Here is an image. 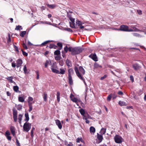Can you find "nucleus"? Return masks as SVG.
Instances as JSON below:
<instances>
[{
	"mask_svg": "<svg viewBox=\"0 0 146 146\" xmlns=\"http://www.w3.org/2000/svg\"><path fill=\"white\" fill-rule=\"evenodd\" d=\"M54 55H60V52L59 49L56 50L54 52Z\"/></svg>",
	"mask_w": 146,
	"mask_h": 146,
	"instance_id": "nucleus-24",
	"label": "nucleus"
},
{
	"mask_svg": "<svg viewBox=\"0 0 146 146\" xmlns=\"http://www.w3.org/2000/svg\"><path fill=\"white\" fill-rule=\"evenodd\" d=\"M64 30L65 31H66L68 32H71V33H72L73 32V31L70 28H64Z\"/></svg>",
	"mask_w": 146,
	"mask_h": 146,
	"instance_id": "nucleus-44",
	"label": "nucleus"
},
{
	"mask_svg": "<svg viewBox=\"0 0 146 146\" xmlns=\"http://www.w3.org/2000/svg\"><path fill=\"white\" fill-rule=\"evenodd\" d=\"M29 123L26 122L24 124L23 129L24 131L27 132L28 125H29Z\"/></svg>",
	"mask_w": 146,
	"mask_h": 146,
	"instance_id": "nucleus-11",
	"label": "nucleus"
},
{
	"mask_svg": "<svg viewBox=\"0 0 146 146\" xmlns=\"http://www.w3.org/2000/svg\"><path fill=\"white\" fill-rule=\"evenodd\" d=\"M25 118L24 119V120L26 121L27 122L29 121V114L28 112H26L25 114Z\"/></svg>",
	"mask_w": 146,
	"mask_h": 146,
	"instance_id": "nucleus-19",
	"label": "nucleus"
},
{
	"mask_svg": "<svg viewBox=\"0 0 146 146\" xmlns=\"http://www.w3.org/2000/svg\"><path fill=\"white\" fill-rule=\"evenodd\" d=\"M12 110L14 121V122H16L17 121V111L14 107L13 108Z\"/></svg>",
	"mask_w": 146,
	"mask_h": 146,
	"instance_id": "nucleus-4",
	"label": "nucleus"
},
{
	"mask_svg": "<svg viewBox=\"0 0 146 146\" xmlns=\"http://www.w3.org/2000/svg\"><path fill=\"white\" fill-rule=\"evenodd\" d=\"M31 124L29 123V125H28L27 132H28L31 128Z\"/></svg>",
	"mask_w": 146,
	"mask_h": 146,
	"instance_id": "nucleus-56",
	"label": "nucleus"
},
{
	"mask_svg": "<svg viewBox=\"0 0 146 146\" xmlns=\"http://www.w3.org/2000/svg\"><path fill=\"white\" fill-rule=\"evenodd\" d=\"M74 69L77 76L80 79L82 80L84 84L86 85V83L85 82V79L81 75V73H80L79 71H78V68L76 66L74 67Z\"/></svg>",
	"mask_w": 146,
	"mask_h": 146,
	"instance_id": "nucleus-2",
	"label": "nucleus"
},
{
	"mask_svg": "<svg viewBox=\"0 0 146 146\" xmlns=\"http://www.w3.org/2000/svg\"><path fill=\"white\" fill-rule=\"evenodd\" d=\"M118 104L121 106H125L127 105L126 103L124 102L121 101H120L119 102Z\"/></svg>",
	"mask_w": 146,
	"mask_h": 146,
	"instance_id": "nucleus-26",
	"label": "nucleus"
},
{
	"mask_svg": "<svg viewBox=\"0 0 146 146\" xmlns=\"http://www.w3.org/2000/svg\"><path fill=\"white\" fill-rule=\"evenodd\" d=\"M72 100L73 102H77L78 100L77 98H74L72 99Z\"/></svg>",
	"mask_w": 146,
	"mask_h": 146,
	"instance_id": "nucleus-61",
	"label": "nucleus"
},
{
	"mask_svg": "<svg viewBox=\"0 0 146 146\" xmlns=\"http://www.w3.org/2000/svg\"><path fill=\"white\" fill-rule=\"evenodd\" d=\"M22 46L23 48L25 49H28V47H27L26 44L24 42Z\"/></svg>",
	"mask_w": 146,
	"mask_h": 146,
	"instance_id": "nucleus-51",
	"label": "nucleus"
},
{
	"mask_svg": "<svg viewBox=\"0 0 146 146\" xmlns=\"http://www.w3.org/2000/svg\"><path fill=\"white\" fill-rule=\"evenodd\" d=\"M133 68L135 70H137L141 68V67L137 63L134 64L132 65Z\"/></svg>",
	"mask_w": 146,
	"mask_h": 146,
	"instance_id": "nucleus-8",
	"label": "nucleus"
},
{
	"mask_svg": "<svg viewBox=\"0 0 146 146\" xmlns=\"http://www.w3.org/2000/svg\"><path fill=\"white\" fill-rule=\"evenodd\" d=\"M68 76H71V75L74 73L73 70L72 68H70L68 70Z\"/></svg>",
	"mask_w": 146,
	"mask_h": 146,
	"instance_id": "nucleus-20",
	"label": "nucleus"
},
{
	"mask_svg": "<svg viewBox=\"0 0 146 146\" xmlns=\"http://www.w3.org/2000/svg\"><path fill=\"white\" fill-rule=\"evenodd\" d=\"M66 65L68 66H72V64L71 62L68 59H67L66 61Z\"/></svg>",
	"mask_w": 146,
	"mask_h": 146,
	"instance_id": "nucleus-23",
	"label": "nucleus"
},
{
	"mask_svg": "<svg viewBox=\"0 0 146 146\" xmlns=\"http://www.w3.org/2000/svg\"><path fill=\"white\" fill-rule=\"evenodd\" d=\"M97 138L99 141V143L101 142L103 139V136L102 135L99 134L98 133H97Z\"/></svg>",
	"mask_w": 146,
	"mask_h": 146,
	"instance_id": "nucleus-13",
	"label": "nucleus"
},
{
	"mask_svg": "<svg viewBox=\"0 0 146 146\" xmlns=\"http://www.w3.org/2000/svg\"><path fill=\"white\" fill-rule=\"evenodd\" d=\"M52 41H52V40H47V41H45L44 42H43L42 43V44H41V45L42 46H44L46 45V44H48L49 42H52Z\"/></svg>",
	"mask_w": 146,
	"mask_h": 146,
	"instance_id": "nucleus-30",
	"label": "nucleus"
},
{
	"mask_svg": "<svg viewBox=\"0 0 146 146\" xmlns=\"http://www.w3.org/2000/svg\"><path fill=\"white\" fill-rule=\"evenodd\" d=\"M60 71H59V74H65V70L64 69L60 68Z\"/></svg>",
	"mask_w": 146,
	"mask_h": 146,
	"instance_id": "nucleus-41",
	"label": "nucleus"
},
{
	"mask_svg": "<svg viewBox=\"0 0 146 146\" xmlns=\"http://www.w3.org/2000/svg\"><path fill=\"white\" fill-rule=\"evenodd\" d=\"M64 49L66 52H67L68 51H69L71 52V54L72 55H74L81 53L84 49L79 47L72 48V46H70L68 47L67 46H66L64 48Z\"/></svg>",
	"mask_w": 146,
	"mask_h": 146,
	"instance_id": "nucleus-1",
	"label": "nucleus"
},
{
	"mask_svg": "<svg viewBox=\"0 0 146 146\" xmlns=\"http://www.w3.org/2000/svg\"><path fill=\"white\" fill-rule=\"evenodd\" d=\"M69 19L71 21V22H70V27L72 28H77L78 27H76L75 25V19L72 17H70Z\"/></svg>",
	"mask_w": 146,
	"mask_h": 146,
	"instance_id": "nucleus-5",
	"label": "nucleus"
},
{
	"mask_svg": "<svg viewBox=\"0 0 146 146\" xmlns=\"http://www.w3.org/2000/svg\"><path fill=\"white\" fill-rule=\"evenodd\" d=\"M89 57L92 59L95 62L97 61L98 60L97 57L95 53L93 54H91L89 55Z\"/></svg>",
	"mask_w": 146,
	"mask_h": 146,
	"instance_id": "nucleus-7",
	"label": "nucleus"
},
{
	"mask_svg": "<svg viewBox=\"0 0 146 146\" xmlns=\"http://www.w3.org/2000/svg\"><path fill=\"white\" fill-rule=\"evenodd\" d=\"M13 89L14 90L15 92H18V91H19L18 90L19 89V87L17 86H13Z\"/></svg>",
	"mask_w": 146,
	"mask_h": 146,
	"instance_id": "nucleus-34",
	"label": "nucleus"
},
{
	"mask_svg": "<svg viewBox=\"0 0 146 146\" xmlns=\"http://www.w3.org/2000/svg\"><path fill=\"white\" fill-rule=\"evenodd\" d=\"M22 106L20 104L18 105L17 108V110L20 111L22 109Z\"/></svg>",
	"mask_w": 146,
	"mask_h": 146,
	"instance_id": "nucleus-43",
	"label": "nucleus"
},
{
	"mask_svg": "<svg viewBox=\"0 0 146 146\" xmlns=\"http://www.w3.org/2000/svg\"><path fill=\"white\" fill-rule=\"evenodd\" d=\"M106 132V129L102 128L100 131V133L102 135H103L105 134Z\"/></svg>",
	"mask_w": 146,
	"mask_h": 146,
	"instance_id": "nucleus-36",
	"label": "nucleus"
},
{
	"mask_svg": "<svg viewBox=\"0 0 146 146\" xmlns=\"http://www.w3.org/2000/svg\"><path fill=\"white\" fill-rule=\"evenodd\" d=\"M133 29L134 30V31L144 32V31L142 30H139L135 27H133Z\"/></svg>",
	"mask_w": 146,
	"mask_h": 146,
	"instance_id": "nucleus-33",
	"label": "nucleus"
},
{
	"mask_svg": "<svg viewBox=\"0 0 146 146\" xmlns=\"http://www.w3.org/2000/svg\"><path fill=\"white\" fill-rule=\"evenodd\" d=\"M68 80L69 84L70 85H72L73 84V82L71 76H68Z\"/></svg>",
	"mask_w": 146,
	"mask_h": 146,
	"instance_id": "nucleus-18",
	"label": "nucleus"
},
{
	"mask_svg": "<svg viewBox=\"0 0 146 146\" xmlns=\"http://www.w3.org/2000/svg\"><path fill=\"white\" fill-rule=\"evenodd\" d=\"M94 67L95 68H102V66L100 65L98 63L96 62H95L94 64Z\"/></svg>",
	"mask_w": 146,
	"mask_h": 146,
	"instance_id": "nucleus-31",
	"label": "nucleus"
},
{
	"mask_svg": "<svg viewBox=\"0 0 146 146\" xmlns=\"http://www.w3.org/2000/svg\"><path fill=\"white\" fill-rule=\"evenodd\" d=\"M5 78L9 81L11 83H15V82L12 80V79L13 78V76L8 77L7 78Z\"/></svg>",
	"mask_w": 146,
	"mask_h": 146,
	"instance_id": "nucleus-16",
	"label": "nucleus"
},
{
	"mask_svg": "<svg viewBox=\"0 0 146 146\" xmlns=\"http://www.w3.org/2000/svg\"><path fill=\"white\" fill-rule=\"evenodd\" d=\"M51 69L53 72L56 73L57 74H59V71L58 70L55 69L53 68H51Z\"/></svg>",
	"mask_w": 146,
	"mask_h": 146,
	"instance_id": "nucleus-28",
	"label": "nucleus"
},
{
	"mask_svg": "<svg viewBox=\"0 0 146 146\" xmlns=\"http://www.w3.org/2000/svg\"><path fill=\"white\" fill-rule=\"evenodd\" d=\"M61 58L60 55L57 56L55 57V59L56 60H60Z\"/></svg>",
	"mask_w": 146,
	"mask_h": 146,
	"instance_id": "nucleus-37",
	"label": "nucleus"
},
{
	"mask_svg": "<svg viewBox=\"0 0 146 146\" xmlns=\"http://www.w3.org/2000/svg\"><path fill=\"white\" fill-rule=\"evenodd\" d=\"M49 61L48 60H46V63L45 64V68H47L48 66V65L49 64Z\"/></svg>",
	"mask_w": 146,
	"mask_h": 146,
	"instance_id": "nucleus-55",
	"label": "nucleus"
},
{
	"mask_svg": "<svg viewBox=\"0 0 146 146\" xmlns=\"http://www.w3.org/2000/svg\"><path fill=\"white\" fill-rule=\"evenodd\" d=\"M26 31H21V34H20V36L23 37H24L25 35L26 34Z\"/></svg>",
	"mask_w": 146,
	"mask_h": 146,
	"instance_id": "nucleus-39",
	"label": "nucleus"
},
{
	"mask_svg": "<svg viewBox=\"0 0 146 146\" xmlns=\"http://www.w3.org/2000/svg\"><path fill=\"white\" fill-rule=\"evenodd\" d=\"M46 5L49 8L51 9H54L56 7V5L55 4L50 5L48 3H46Z\"/></svg>",
	"mask_w": 146,
	"mask_h": 146,
	"instance_id": "nucleus-15",
	"label": "nucleus"
},
{
	"mask_svg": "<svg viewBox=\"0 0 146 146\" xmlns=\"http://www.w3.org/2000/svg\"><path fill=\"white\" fill-rule=\"evenodd\" d=\"M22 117L23 115L22 114H19V115L18 118V119L19 120V123L20 124L21 123V121L22 120Z\"/></svg>",
	"mask_w": 146,
	"mask_h": 146,
	"instance_id": "nucleus-22",
	"label": "nucleus"
},
{
	"mask_svg": "<svg viewBox=\"0 0 146 146\" xmlns=\"http://www.w3.org/2000/svg\"><path fill=\"white\" fill-rule=\"evenodd\" d=\"M83 116L84 117V118H89L90 117V115L88 114V113H86Z\"/></svg>",
	"mask_w": 146,
	"mask_h": 146,
	"instance_id": "nucleus-47",
	"label": "nucleus"
},
{
	"mask_svg": "<svg viewBox=\"0 0 146 146\" xmlns=\"http://www.w3.org/2000/svg\"><path fill=\"white\" fill-rule=\"evenodd\" d=\"M20 29L21 30L23 29V28L21 26H20L19 25L17 26L15 28V30H19Z\"/></svg>",
	"mask_w": 146,
	"mask_h": 146,
	"instance_id": "nucleus-46",
	"label": "nucleus"
},
{
	"mask_svg": "<svg viewBox=\"0 0 146 146\" xmlns=\"http://www.w3.org/2000/svg\"><path fill=\"white\" fill-rule=\"evenodd\" d=\"M23 63V61L21 59H19L17 61L16 66L17 68L20 67Z\"/></svg>",
	"mask_w": 146,
	"mask_h": 146,
	"instance_id": "nucleus-9",
	"label": "nucleus"
},
{
	"mask_svg": "<svg viewBox=\"0 0 146 146\" xmlns=\"http://www.w3.org/2000/svg\"><path fill=\"white\" fill-rule=\"evenodd\" d=\"M90 130L91 133L94 134L95 132L96 129L94 127L91 126L90 127Z\"/></svg>",
	"mask_w": 146,
	"mask_h": 146,
	"instance_id": "nucleus-17",
	"label": "nucleus"
},
{
	"mask_svg": "<svg viewBox=\"0 0 146 146\" xmlns=\"http://www.w3.org/2000/svg\"><path fill=\"white\" fill-rule=\"evenodd\" d=\"M46 7L44 6H42L40 7L41 10L42 11H43L45 9Z\"/></svg>",
	"mask_w": 146,
	"mask_h": 146,
	"instance_id": "nucleus-62",
	"label": "nucleus"
},
{
	"mask_svg": "<svg viewBox=\"0 0 146 146\" xmlns=\"http://www.w3.org/2000/svg\"><path fill=\"white\" fill-rule=\"evenodd\" d=\"M13 46L15 50L18 53L19 52V50H18V47L14 44H13Z\"/></svg>",
	"mask_w": 146,
	"mask_h": 146,
	"instance_id": "nucleus-45",
	"label": "nucleus"
},
{
	"mask_svg": "<svg viewBox=\"0 0 146 146\" xmlns=\"http://www.w3.org/2000/svg\"><path fill=\"white\" fill-rule=\"evenodd\" d=\"M21 50L24 56H27L28 54L26 52L24 51L22 49Z\"/></svg>",
	"mask_w": 146,
	"mask_h": 146,
	"instance_id": "nucleus-49",
	"label": "nucleus"
},
{
	"mask_svg": "<svg viewBox=\"0 0 146 146\" xmlns=\"http://www.w3.org/2000/svg\"><path fill=\"white\" fill-rule=\"evenodd\" d=\"M36 74L37 75V77L36 78L37 79H39V73L38 71H37L36 72Z\"/></svg>",
	"mask_w": 146,
	"mask_h": 146,
	"instance_id": "nucleus-53",
	"label": "nucleus"
},
{
	"mask_svg": "<svg viewBox=\"0 0 146 146\" xmlns=\"http://www.w3.org/2000/svg\"><path fill=\"white\" fill-rule=\"evenodd\" d=\"M8 140L9 141H11V137L9 135L6 136Z\"/></svg>",
	"mask_w": 146,
	"mask_h": 146,
	"instance_id": "nucleus-64",
	"label": "nucleus"
},
{
	"mask_svg": "<svg viewBox=\"0 0 146 146\" xmlns=\"http://www.w3.org/2000/svg\"><path fill=\"white\" fill-rule=\"evenodd\" d=\"M78 69L79 70L80 72H81V75L82 76L84 75L85 73V71L83 67L82 66H80L78 68Z\"/></svg>",
	"mask_w": 146,
	"mask_h": 146,
	"instance_id": "nucleus-12",
	"label": "nucleus"
},
{
	"mask_svg": "<svg viewBox=\"0 0 146 146\" xmlns=\"http://www.w3.org/2000/svg\"><path fill=\"white\" fill-rule=\"evenodd\" d=\"M55 122L59 128L60 129H61L62 128V126L60 121L58 119H57L55 120Z\"/></svg>",
	"mask_w": 146,
	"mask_h": 146,
	"instance_id": "nucleus-10",
	"label": "nucleus"
},
{
	"mask_svg": "<svg viewBox=\"0 0 146 146\" xmlns=\"http://www.w3.org/2000/svg\"><path fill=\"white\" fill-rule=\"evenodd\" d=\"M18 100L19 102H24V99L22 97H19Z\"/></svg>",
	"mask_w": 146,
	"mask_h": 146,
	"instance_id": "nucleus-38",
	"label": "nucleus"
},
{
	"mask_svg": "<svg viewBox=\"0 0 146 146\" xmlns=\"http://www.w3.org/2000/svg\"><path fill=\"white\" fill-rule=\"evenodd\" d=\"M79 111L80 113L81 114L83 115V116L85 114V110L82 109H80L79 110Z\"/></svg>",
	"mask_w": 146,
	"mask_h": 146,
	"instance_id": "nucleus-27",
	"label": "nucleus"
},
{
	"mask_svg": "<svg viewBox=\"0 0 146 146\" xmlns=\"http://www.w3.org/2000/svg\"><path fill=\"white\" fill-rule=\"evenodd\" d=\"M128 29V26L126 25H122L120 26L119 30L127 32Z\"/></svg>",
	"mask_w": 146,
	"mask_h": 146,
	"instance_id": "nucleus-6",
	"label": "nucleus"
},
{
	"mask_svg": "<svg viewBox=\"0 0 146 146\" xmlns=\"http://www.w3.org/2000/svg\"><path fill=\"white\" fill-rule=\"evenodd\" d=\"M54 45H55V44H50V46H49V48H53L54 47Z\"/></svg>",
	"mask_w": 146,
	"mask_h": 146,
	"instance_id": "nucleus-58",
	"label": "nucleus"
},
{
	"mask_svg": "<svg viewBox=\"0 0 146 146\" xmlns=\"http://www.w3.org/2000/svg\"><path fill=\"white\" fill-rule=\"evenodd\" d=\"M47 94L45 92H44V100L46 102L47 100Z\"/></svg>",
	"mask_w": 146,
	"mask_h": 146,
	"instance_id": "nucleus-42",
	"label": "nucleus"
},
{
	"mask_svg": "<svg viewBox=\"0 0 146 146\" xmlns=\"http://www.w3.org/2000/svg\"><path fill=\"white\" fill-rule=\"evenodd\" d=\"M112 98L113 99H115L117 97V95L114 93L112 94Z\"/></svg>",
	"mask_w": 146,
	"mask_h": 146,
	"instance_id": "nucleus-59",
	"label": "nucleus"
},
{
	"mask_svg": "<svg viewBox=\"0 0 146 146\" xmlns=\"http://www.w3.org/2000/svg\"><path fill=\"white\" fill-rule=\"evenodd\" d=\"M81 141L82 143H84V141L83 140L82 138V137L80 138H78L76 139V142L79 143Z\"/></svg>",
	"mask_w": 146,
	"mask_h": 146,
	"instance_id": "nucleus-29",
	"label": "nucleus"
},
{
	"mask_svg": "<svg viewBox=\"0 0 146 146\" xmlns=\"http://www.w3.org/2000/svg\"><path fill=\"white\" fill-rule=\"evenodd\" d=\"M114 139L115 143H121L123 141V139L118 135H116L114 137Z\"/></svg>",
	"mask_w": 146,
	"mask_h": 146,
	"instance_id": "nucleus-3",
	"label": "nucleus"
},
{
	"mask_svg": "<svg viewBox=\"0 0 146 146\" xmlns=\"http://www.w3.org/2000/svg\"><path fill=\"white\" fill-rule=\"evenodd\" d=\"M10 131L12 134L13 136L15 135V128L14 126H11L10 127Z\"/></svg>",
	"mask_w": 146,
	"mask_h": 146,
	"instance_id": "nucleus-14",
	"label": "nucleus"
},
{
	"mask_svg": "<svg viewBox=\"0 0 146 146\" xmlns=\"http://www.w3.org/2000/svg\"><path fill=\"white\" fill-rule=\"evenodd\" d=\"M107 77V75L106 74L104 76L101 77L100 78L101 80H103L105 78Z\"/></svg>",
	"mask_w": 146,
	"mask_h": 146,
	"instance_id": "nucleus-57",
	"label": "nucleus"
},
{
	"mask_svg": "<svg viewBox=\"0 0 146 146\" xmlns=\"http://www.w3.org/2000/svg\"><path fill=\"white\" fill-rule=\"evenodd\" d=\"M60 93L59 92H57V101L58 102H59L60 101Z\"/></svg>",
	"mask_w": 146,
	"mask_h": 146,
	"instance_id": "nucleus-35",
	"label": "nucleus"
},
{
	"mask_svg": "<svg viewBox=\"0 0 146 146\" xmlns=\"http://www.w3.org/2000/svg\"><path fill=\"white\" fill-rule=\"evenodd\" d=\"M27 67L26 65H25L24 67L23 68V70L25 73H27Z\"/></svg>",
	"mask_w": 146,
	"mask_h": 146,
	"instance_id": "nucleus-50",
	"label": "nucleus"
},
{
	"mask_svg": "<svg viewBox=\"0 0 146 146\" xmlns=\"http://www.w3.org/2000/svg\"><path fill=\"white\" fill-rule=\"evenodd\" d=\"M57 46L59 47L58 49L60 50L62 48L63 45L62 43L59 42L57 43Z\"/></svg>",
	"mask_w": 146,
	"mask_h": 146,
	"instance_id": "nucleus-25",
	"label": "nucleus"
},
{
	"mask_svg": "<svg viewBox=\"0 0 146 146\" xmlns=\"http://www.w3.org/2000/svg\"><path fill=\"white\" fill-rule=\"evenodd\" d=\"M56 62L53 63L52 66H51V68H56Z\"/></svg>",
	"mask_w": 146,
	"mask_h": 146,
	"instance_id": "nucleus-60",
	"label": "nucleus"
},
{
	"mask_svg": "<svg viewBox=\"0 0 146 146\" xmlns=\"http://www.w3.org/2000/svg\"><path fill=\"white\" fill-rule=\"evenodd\" d=\"M10 135V133L9 131H7L5 133V135L6 136L9 135Z\"/></svg>",
	"mask_w": 146,
	"mask_h": 146,
	"instance_id": "nucleus-52",
	"label": "nucleus"
},
{
	"mask_svg": "<svg viewBox=\"0 0 146 146\" xmlns=\"http://www.w3.org/2000/svg\"><path fill=\"white\" fill-rule=\"evenodd\" d=\"M16 142L17 143V146H21L20 145V144L19 142V141L18 140L17 138L16 139Z\"/></svg>",
	"mask_w": 146,
	"mask_h": 146,
	"instance_id": "nucleus-54",
	"label": "nucleus"
},
{
	"mask_svg": "<svg viewBox=\"0 0 146 146\" xmlns=\"http://www.w3.org/2000/svg\"><path fill=\"white\" fill-rule=\"evenodd\" d=\"M76 25H75V26L76 27H77V25L78 26H79L82 25V23L81 22L79 21L78 20H77L76 21Z\"/></svg>",
	"mask_w": 146,
	"mask_h": 146,
	"instance_id": "nucleus-21",
	"label": "nucleus"
},
{
	"mask_svg": "<svg viewBox=\"0 0 146 146\" xmlns=\"http://www.w3.org/2000/svg\"><path fill=\"white\" fill-rule=\"evenodd\" d=\"M112 94H111L109 95L107 98V100L110 101L111 100V98H112Z\"/></svg>",
	"mask_w": 146,
	"mask_h": 146,
	"instance_id": "nucleus-40",
	"label": "nucleus"
},
{
	"mask_svg": "<svg viewBox=\"0 0 146 146\" xmlns=\"http://www.w3.org/2000/svg\"><path fill=\"white\" fill-rule=\"evenodd\" d=\"M12 66L13 67H15L16 65L15 63L14 62H13L12 63Z\"/></svg>",
	"mask_w": 146,
	"mask_h": 146,
	"instance_id": "nucleus-63",
	"label": "nucleus"
},
{
	"mask_svg": "<svg viewBox=\"0 0 146 146\" xmlns=\"http://www.w3.org/2000/svg\"><path fill=\"white\" fill-rule=\"evenodd\" d=\"M133 35L134 36H136L137 37H141L143 36L141 35L136 33H133Z\"/></svg>",
	"mask_w": 146,
	"mask_h": 146,
	"instance_id": "nucleus-32",
	"label": "nucleus"
},
{
	"mask_svg": "<svg viewBox=\"0 0 146 146\" xmlns=\"http://www.w3.org/2000/svg\"><path fill=\"white\" fill-rule=\"evenodd\" d=\"M59 63L60 66H62L64 64V62L63 60H60L59 62Z\"/></svg>",
	"mask_w": 146,
	"mask_h": 146,
	"instance_id": "nucleus-48",
	"label": "nucleus"
}]
</instances>
